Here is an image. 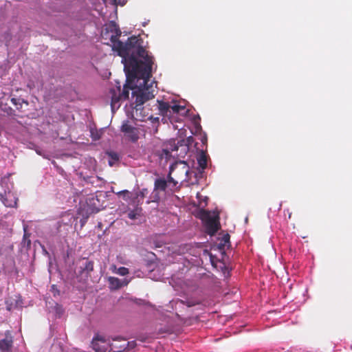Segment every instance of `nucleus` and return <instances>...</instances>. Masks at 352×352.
<instances>
[{
    "label": "nucleus",
    "mask_w": 352,
    "mask_h": 352,
    "mask_svg": "<svg viewBox=\"0 0 352 352\" xmlns=\"http://www.w3.org/2000/svg\"><path fill=\"white\" fill-rule=\"evenodd\" d=\"M143 41L138 36L129 37L126 43L116 42L112 50L122 58L124 72L128 78L135 77L137 74L146 76L152 72L153 57L142 46Z\"/></svg>",
    "instance_id": "1"
},
{
    "label": "nucleus",
    "mask_w": 352,
    "mask_h": 352,
    "mask_svg": "<svg viewBox=\"0 0 352 352\" xmlns=\"http://www.w3.org/2000/svg\"><path fill=\"white\" fill-rule=\"evenodd\" d=\"M151 77V72H150L148 77H143L137 74L135 77L128 78L129 81L137 80V82H139V86L135 85V89L132 91V96L135 98V108L136 110L140 109L144 103L155 97V87L153 86V84L155 82L153 81L149 84Z\"/></svg>",
    "instance_id": "2"
},
{
    "label": "nucleus",
    "mask_w": 352,
    "mask_h": 352,
    "mask_svg": "<svg viewBox=\"0 0 352 352\" xmlns=\"http://www.w3.org/2000/svg\"><path fill=\"white\" fill-rule=\"evenodd\" d=\"M126 73V84L123 87L122 93H120V86L117 87L116 89H110V94L111 97V105L112 109L115 107L118 108L120 107L119 102L120 100H126L129 97V91L135 89V85H133L135 80H128V75Z\"/></svg>",
    "instance_id": "3"
},
{
    "label": "nucleus",
    "mask_w": 352,
    "mask_h": 352,
    "mask_svg": "<svg viewBox=\"0 0 352 352\" xmlns=\"http://www.w3.org/2000/svg\"><path fill=\"white\" fill-rule=\"evenodd\" d=\"M196 218L200 220H219V211L217 210H208L204 209H198L195 212Z\"/></svg>",
    "instance_id": "4"
},
{
    "label": "nucleus",
    "mask_w": 352,
    "mask_h": 352,
    "mask_svg": "<svg viewBox=\"0 0 352 352\" xmlns=\"http://www.w3.org/2000/svg\"><path fill=\"white\" fill-rule=\"evenodd\" d=\"M0 201L5 206L13 208L16 206L18 198L14 192L8 191L4 194L0 192Z\"/></svg>",
    "instance_id": "5"
},
{
    "label": "nucleus",
    "mask_w": 352,
    "mask_h": 352,
    "mask_svg": "<svg viewBox=\"0 0 352 352\" xmlns=\"http://www.w3.org/2000/svg\"><path fill=\"white\" fill-rule=\"evenodd\" d=\"M105 31L107 32H111L112 34L110 36V41L112 45H114L116 42L120 41L119 37L121 36L122 32L119 26L114 22L111 21L109 24L106 27Z\"/></svg>",
    "instance_id": "6"
},
{
    "label": "nucleus",
    "mask_w": 352,
    "mask_h": 352,
    "mask_svg": "<svg viewBox=\"0 0 352 352\" xmlns=\"http://www.w3.org/2000/svg\"><path fill=\"white\" fill-rule=\"evenodd\" d=\"M180 166H182L181 170L185 175H186L188 173V168L186 166V164L184 162H180L179 164L176 163L175 164L171 165L170 166V170L168 175L167 184H173V187L176 186V185L178 184V182L175 181L174 178L172 177L171 175L175 170H177L179 168Z\"/></svg>",
    "instance_id": "7"
},
{
    "label": "nucleus",
    "mask_w": 352,
    "mask_h": 352,
    "mask_svg": "<svg viewBox=\"0 0 352 352\" xmlns=\"http://www.w3.org/2000/svg\"><path fill=\"white\" fill-rule=\"evenodd\" d=\"M121 131L126 134L132 142H135L139 138L137 129L129 124L128 121L122 124Z\"/></svg>",
    "instance_id": "8"
},
{
    "label": "nucleus",
    "mask_w": 352,
    "mask_h": 352,
    "mask_svg": "<svg viewBox=\"0 0 352 352\" xmlns=\"http://www.w3.org/2000/svg\"><path fill=\"white\" fill-rule=\"evenodd\" d=\"M13 344V337L9 330L6 331L5 337L0 340V351L9 352Z\"/></svg>",
    "instance_id": "9"
},
{
    "label": "nucleus",
    "mask_w": 352,
    "mask_h": 352,
    "mask_svg": "<svg viewBox=\"0 0 352 352\" xmlns=\"http://www.w3.org/2000/svg\"><path fill=\"white\" fill-rule=\"evenodd\" d=\"M204 232L210 236H213L220 228L219 221H202Z\"/></svg>",
    "instance_id": "10"
},
{
    "label": "nucleus",
    "mask_w": 352,
    "mask_h": 352,
    "mask_svg": "<svg viewBox=\"0 0 352 352\" xmlns=\"http://www.w3.org/2000/svg\"><path fill=\"white\" fill-rule=\"evenodd\" d=\"M160 113L162 116H170V105L168 102L157 100Z\"/></svg>",
    "instance_id": "11"
},
{
    "label": "nucleus",
    "mask_w": 352,
    "mask_h": 352,
    "mask_svg": "<svg viewBox=\"0 0 352 352\" xmlns=\"http://www.w3.org/2000/svg\"><path fill=\"white\" fill-rule=\"evenodd\" d=\"M167 181L164 178L156 179L154 183L155 191L162 190L165 191L167 188Z\"/></svg>",
    "instance_id": "12"
},
{
    "label": "nucleus",
    "mask_w": 352,
    "mask_h": 352,
    "mask_svg": "<svg viewBox=\"0 0 352 352\" xmlns=\"http://www.w3.org/2000/svg\"><path fill=\"white\" fill-rule=\"evenodd\" d=\"M197 162L199 168L204 170L207 167V155L204 151H201L197 158Z\"/></svg>",
    "instance_id": "13"
},
{
    "label": "nucleus",
    "mask_w": 352,
    "mask_h": 352,
    "mask_svg": "<svg viewBox=\"0 0 352 352\" xmlns=\"http://www.w3.org/2000/svg\"><path fill=\"white\" fill-rule=\"evenodd\" d=\"M230 235L229 234L226 233L224 234L221 238L219 239V243L218 244V247L219 250H224L226 248H229L230 245Z\"/></svg>",
    "instance_id": "14"
},
{
    "label": "nucleus",
    "mask_w": 352,
    "mask_h": 352,
    "mask_svg": "<svg viewBox=\"0 0 352 352\" xmlns=\"http://www.w3.org/2000/svg\"><path fill=\"white\" fill-rule=\"evenodd\" d=\"M109 288L111 290H116L121 288V280L118 278L109 276L108 278Z\"/></svg>",
    "instance_id": "15"
},
{
    "label": "nucleus",
    "mask_w": 352,
    "mask_h": 352,
    "mask_svg": "<svg viewBox=\"0 0 352 352\" xmlns=\"http://www.w3.org/2000/svg\"><path fill=\"white\" fill-rule=\"evenodd\" d=\"M97 341H101L102 342L104 343L105 340L102 336L98 335L95 336L91 342L94 349L96 352H106L105 349H102L98 346Z\"/></svg>",
    "instance_id": "16"
},
{
    "label": "nucleus",
    "mask_w": 352,
    "mask_h": 352,
    "mask_svg": "<svg viewBox=\"0 0 352 352\" xmlns=\"http://www.w3.org/2000/svg\"><path fill=\"white\" fill-rule=\"evenodd\" d=\"M111 270L113 273L118 274L120 276H126L129 273V269L125 267H120L117 268L116 265H113L111 267Z\"/></svg>",
    "instance_id": "17"
},
{
    "label": "nucleus",
    "mask_w": 352,
    "mask_h": 352,
    "mask_svg": "<svg viewBox=\"0 0 352 352\" xmlns=\"http://www.w3.org/2000/svg\"><path fill=\"white\" fill-rule=\"evenodd\" d=\"M199 302L197 300H192V299H187L186 301L184 300H178L176 302V305L181 306V305H186L188 307H193L196 305H197Z\"/></svg>",
    "instance_id": "18"
},
{
    "label": "nucleus",
    "mask_w": 352,
    "mask_h": 352,
    "mask_svg": "<svg viewBox=\"0 0 352 352\" xmlns=\"http://www.w3.org/2000/svg\"><path fill=\"white\" fill-rule=\"evenodd\" d=\"M89 209L90 208L88 205H83V206H80V210H79V214L82 216L83 219H87L89 218Z\"/></svg>",
    "instance_id": "19"
},
{
    "label": "nucleus",
    "mask_w": 352,
    "mask_h": 352,
    "mask_svg": "<svg viewBox=\"0 0 352 352\" xmlns=\"http://www.w3.org/2000/svg\"><path fill=\"white\" fill-rule=\"evenodd\" d=\"M185 107L179 104L170 105V116L175 113H179L182 110H184Z\"/></svg>",
    "instance_id": "20"
},
{
    "label": "nucleus",
    "mask_w": 352,
    "mask_h": 352,
    "mask_svg": "<svg viewBox=\"0 0 352 352\" xmlns=\"http://www.w3.org/2000/svg\"><path fill=\"white\" fill-rule=\"evenodd\" d=\"M110 160L109 161V166H112L114 163L119 160L118 155L115 152H110L108 153Z\"/></svg>",
    "instance_id": "21"
},
{
    "label": "nucleus",
    "mask_w": 352,
    "mask_h": 352,
    "mask_svg": "<svg viewBox=\"0 0 352 352\" xmlns=\"http://www.w3.org/2000/svg\"><path fill=\"white\" fill-rule=\"evenodd\" d=\"M148 191L146 188L142 189L136 197V199H138V203L139 204L141 201H142L144 198L148 195Z\"/></svg>",
    "instance_id": "22"
},
{
    "label": "nucleus",
    "mask_w": 352,
    "mask_h": 352,
    "mask_svg": "<svg viewBox=\"0 0 352 352\" xmlns=\"http://www.w3.org/2000/svg\"><path fill=\"white\" fill-rule=\"evenodd\" d=\"M160 199L159 193L157 191H155L153 190L151 197H149L148 200L146 201L147 204H149L151 202H157Z\"/></svg>",
    "instance_id": "23"
},
{
    "label": "nucleus",
    "mask_w": 352,
    "mask_h": 352,
    "mask_svg": "<svg viewBox=\"0 0 352 352\" xmlns=\"http://www.w3.org/2000/svg\"><path fill=\"white\" fill-rule=\"evenodd\" d=\"M83 270L87 273L92 272L94 270V262L91 261H87Z\"/></svg>",
    "instance_id": "24"
},
{
    "label": "nucleus",
    "mask_w": 352,
    "mask_h": 352,
    "mask_svg": "<svg viewBox=\"0 0 352 352\" xmlns=\"http://www.w3.org/2000/svg\"><path fill=\"white\" fill-rule=\"evenodd\" d=\"M23 229L25 231V234L23 235L22 243L23 244V246H25L27 248H29L30 246V244H31V241H30V239H28V235L25 232V226H23Z\"/></svg>",
    "instance_id": "25"
},
{
    "label": "nucleus",
    "mask_w": 352,
    "mask_h": 352,
    "mask_svg": "<svg viewBox=\"0 0 352 352\" xmlns=\"http://www.w3.org/2000/svg\"><path fill=\"white\" fill-rule=\"evenodd\" d=\"M56 314L58 317H60L63 314V309L62 306L59 305L58 304H56L54 307Z\"/></svg>",
    "instance_id": "26"
},
{
    "label": "nucleus",
    "mask_w": 352,
    "mask_h": 352,
    "mask_svg": "<svg viewBox=\"0 0 352 352\" xmlns=\"http://www.w3.org/2000/svg\"><path fill=\"white\" fill-rule=\"evenodd\" d=\"M170 156V153L167 149H163L162 154H161V158H165L166 160H167L169 157Z\"/></svg>",
    "instance_id": "27"
},
{
    "label": "nucleus",
    "mask_w": 352,
    "mask_h": 352,
    "mask_svg": "<svg viewBox=\"0 0 352 352\" xmlns=\"http://www.w3.org/2000/svg\"><path fill=\"white\" fill-rule=\"evenodd\" d=\"M60 217H61V218H63V217H66V218H67L69 220H72V219H74V214H73V213H72V212H70V210H68V211L65 212L64 213V214H63V215H61V216H60Z\"/></svg>",
    "instance_id": "28"
},
{
    "label": "nucleus",
    "mask_w": 352,
    "mask_h": 352,
    "mask_svg": "<svg viewBox=\"0 0 352 352\" xmlns=\"http://www.w3.org/2000/svg\"><path fill=\"white\" fill-rule=\"evenodd\" d=\"M130 282V280L129 279H127V278H124L122 280H121V287H124V286H126Z\"/></svg>",
    "instance_id": "29"
},
{
    "label": "nucleus",
    "mask_w": 352,
    "mask_h": 352,
    "mask_svg": "<svg viewBox=\"0 0 352 352\" xmlns=\"http://www.w3.org/2000/svg\"><path fill=\"white\" fill-rule=\"evenodd\" d=\"M19 99H16V98H12L11 99V102H12L14 105L16 106L18 104H20V103L19 102Z\"/></svg>",
    "instance_id": "30"
},
{
    "label": "nucleus",
    "mask_w": 352,
    "mask_h": 352,
    "mask_svg": "<svg viewBox=\"0 0 352 352\" xmlns=\"http://www.w3.org/2000/svg\"><path fill=\"white\" fill-rule=\"evenodd\" d=\"M136 216V213L134 211H131L129 213V217L130 219H135Z\"/></svg>",
    "instance_id": "31"
},
{
    "label": "nucleus",
    "mask_w": 352,
    "mask_h": 352,
    "mask_svg": "<svg viewBox=\"0 0 352 352\" xmlns=\"http://www.w3.org/2000/svg\"><path fill=\"white\" fill-rule=\"evenodd\" d=\"M119 194L124 195L125 196V195H129L130 194V192L129 190H122V191L120 192Z\"/></svg>",
    "instance_id": "32"
},
{
    "label": "nucleus",
    "mask_w": 352,
    "mask_h": 352,
    "mask_svg": "<svg viewBox=\"0 0 352 352\" xmlns=\"http://www.w3.org/2000/svg\"><path fill=\"white\" fill-rule=\"evenodd\" d=\"M129 345H130L131 347H134L135 345V342H132L131 343L129 342Z\"/></svg>",
    "instance_id": "33"
},
{
    "label": "nucleus",
    "mask_w": 352,
    "mask_h": 352,
    "mask_svg": "<svg viewBox=\"0 0 352 352\" xmlns=\"http://www.w3.org/2000/svg\"><path fill=\"white\" fill-rule=\"evenodd\" d=\"M191 140H192V137L190 136L188 138V142H190V141H191Z\"/></svg>",
    "instance_id": "34"
},
{
    "label": "nucleus",
    "mask_w": 352,
    "mask_h": 352,
    "mask_svg": "<svg viewBox=\"0 0 352 352\" xmlns=\"http://www.w3.org/2000/svg\"><path fill=\"white\" fill-rule=\"evenodd\" d=\"M101 222L100 221H98V228H101Z\"/></svg>",
    "instance_id": "35"
},
{
    "label": "nucleus",
    "mask_w": 352,
    "mask_h": 352,
    "mask_svg": "<svg viewBox=\"0 0 352 352\" xmlns=\"http://www.w3.org/2000/svg\"><path fill=\"white\" fill-rule=\"evenodd\" d=\"M98 211V210H96V211H94V210H91V213H92V212H97Z\"/></svg>",
    "instance_id": "36"
},
{
    "label": "nucleus",
    "mask_w": 352,
    "mask_h": 352,
    "mask_svg": "<svg viewBox=\"0 0 352 352\" xmlns=\"http://www.w3.org/2000/svg\"><path fill=\"white\" fill-rule=\"evenodd\" d=\"M139 210H140V208H137L135 209V212H137Z\"/></svg>",
    "instance_id": "37"
},
{
    "label": "nucleus",
    "mask_w": 352,
    "mask_h": 352,
    "mask_svg": "<svg viewBox=\"0 0 352 352\" xmlns=\"http://www.w3.org/2000/svg\"><path fill=\"white\" fill-rule=\"evenodd\" d=\"M174 150H177V147L175 146V148L173 151H174Z\"/></svg>",
    "instance_id": "38"
}]
</instances>
